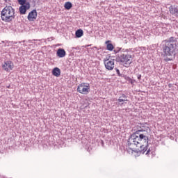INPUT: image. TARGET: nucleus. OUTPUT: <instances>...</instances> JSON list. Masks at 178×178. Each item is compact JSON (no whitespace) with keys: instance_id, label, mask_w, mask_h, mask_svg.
I'll return each instance as SVG.
<instances>
[{"instance_id":"f257e3e1","label":"nucleus","mask_w":178,"mask_h":178,"mask_svg":"<svg viewBox=\"0 0 178 178\" xmlns=\"http://www.w3.org/2000/svg\"><path fill=\"white\" fill-rule=\"evenodd\" d=\"M142 127H140L136 131L133 133L127 140L128 147L135 145L136 147H140V154H145L149 155L151 149H148L149 141V134H148V129L149 127H144V124H141Z\"/></svg>"},{"instance_id":"f03ea898","label":"nucleus","mask_w":178,"mask_h":178,"mask_svg":"<svg viewBox=\"0 0 178 178\" xmlns=\"http://www.w3.org/2000/svg\"><path fill=\"white\" fill-rule=\"evenodd\" d=\"M164 56H176L177 54V38L172 36L163 41L161 45Z\"/></svg>"},{"instance_id":"7ed1b4c3","label":"nucleus","mask_w":178,"mask_h":178,"mask_svg":"<svg viewBox=\"0 0 178 178\" xmlns=\"http://www.w3.org/2000/svg\"><path fill=\"white\" fill-rule=\"evenodd\" d=\"M1 17L3 22L10 23L16 17V10L12 6H6L1 12Z\"/></svg>"},{"instance_id":"20e7f679","label":"nucleus","mask_w":178,"mask_h":178,"mask_svg":"<svg viewBox=\"0 0 178 178\" xmlns=\"http://www.w3.org/2000/svg\"><path fill=\"white\" fill-rule=\"evenodd\" d=\"M115 60L118 63L123 65L124 67H129L130 64L133 63V56L124 54H118Z\"/></svg>"},{"instance_id":"39448f33","label":"nucleus","mask_w":178,"mask_h":178,"mask_svg":"<svg viewBox=\"0 0 178 178\" xmlns=\"http://www.w3.org/2000/svg\"><path fill=\"white\" fill-rule=\"evenodd\" d=\"M19 7L20 15H26V13L30 9V2L27 0H17Z\"/></svg>"},{"instance_id":"423d86ee","label":"nucleus","mask_w":178,"mask_h":178,"mask_svg":"<svg viewBox=\"0 0 178 178\" xmlns=\"http://www.w3.org/2000/svg\"><path fill=\"white\" fill-rule=\"evenodd\" d=\"M77 91L79 94H83V95H87L90 92V83H82L79 84L77 87Z\"/></svg>"},{"instance_id":"0eeeda50","label":"nucleus","mask_w":178,"mask_h":178,"mask_svg":"<svg viewBox=\"0 0 178 178\" xmlns=\"http://www.w3.org/2000/svg\"><path fill=\"white\" fill-rule=\"evenodd\" d=\"M104 65L107 70H113L115 68V59H104Z\"/></svg>"},{"instance_id":"6e6552de","label":"nucleus","mask_w":178,"mask_h":178,"mask_svg":"<svg viewBox=\"0 0 178 178\" xmlns=\"http://www.w3.org/2000/svg\"><path fill=\"white\" fill-rule=\"evenodd\" d=\"M3 70L6 72H10V70H13V67H15V65H13V63L10 60H7L4 62V65H2Z\"/></svg>"},{"instance_id":"1a4fd4ad","label":"nucleus","mask_w":178,"mask_h":178,"mask_svg":"<svg viewBox=\"0 0 178 178\" xmlns=\"http://www.w3.org/2000/svg\"><path fill=\"white\" fill-rule=\"evenodd\" d=\"M29 22H34L37 19V10L31 11L27 17Z\"/></svg>"},{"instance_id":"9d476101","label":"nucleus","mask_w":178,"mask_h":178,"mask_svg":"<svg viewBox=\"0 0 178 178\" xmlns=\"http://www.w3.org/2000/svg\"><path fill=\"white\" fill-rule=\"evenodd\" d=\"M170 13L172 15V16L178 17V6L176 5L170 6L169 7Z\"/></svg>"},{"instance_id":"9b49d317","label":"nucleus","mask_w":178,"mask_h":178,"mask_svg":"<svg viewBox=\"0 0 178 178\" xmlns=\"http://www.w3.org/2000/svg\"><path fill=\"white\" fill-rule=\"evenodd\" d=\"M117 101L120 103V105H123V102H128L129 99H127V96L124 93H122Z\"/></svg>"},{"instance_id":"f8f14e48","label":"nucleus","mask_w":178,"mask_h":178,"mask_svg":"<svg viewBox=\"0 0 178 178\" xmlns=\"http://www.w3.org/2000/svg\"><path fill=\"white\" fill-rule=\"evenodd\" d=\"M56 55L58 58H65L66 56V51L60 48L57 50Z\"/></svg>"},{"instance_id":"ddd939ff","label":"nucleus","mask_w":178,"mask_h":178,"mask_svg":"<svg viewBox=\"0 0 178 178\" xmlns=\"http://www.w3.org/2000/svg\"><path fill=\"white\" fill-rule=\"evenodd\" d=\"M52 74L56 77H59V76H60V69H59L58 67H55L52 70Z\"/></svg>"},{"instance_id":"4468645a","label":"nucleus","mask_w":178,"mask_h":178,"mask_svg":"<svg viewBox=\"0 0 178 178\" xmlns=\"http://www.w3.org/2000/svg\"><path fill=\"white\" fill-rule=\"evenodd\" d=\"M84 34V31L82 29H78L75 32V37L76 38H81Z\"/></svg>"},{"instance_id":"2eb2a0df","label":"nucleus","mask_w":178,"mask_h":178,"mask_svg":"<svg viewBox=\"0 0 178 178\" xmlns=\"http://www.w3.org/2000/svg\"><path fill=\"white\" fill-rule=\"evenodd\" d=\"M72 6H73V5L70 2H66L65 3V6H64L65 9H67V10H69L70 9H72Z\"/></svg>"},{"instance_id":"dca6fc26","label":"nucleus","mask_w":178,"mask_h":178,"mask_svg":"<svg viewBox=\"0 0 178 178\" xmlns=\"http://www.w3.org/2000/svg\"><path fill=\"white\" fill-rule=\"evenodd\" d=\"M113 44L112 43H108L106 45V49L108 51H113Z\"/></svg>"},{"instance_id":"f3484780","label":"nucleus","mask_w":178,"mask_h":178,"mask_svg":"<svg viewBox=\"0 0 178 178\" xmlns=\"http://www.w3.org/2000/svg\"><path fill=\"white\" fill-rule=\"evenodd\" d=\"M125 80H127V81H129V83H131V84H134V83L136 82L135 80H133L129 76H125Z\"/></svg>"},{"instance_id":"a211bd4d","label":"nucleus","mask_w":178,"mask_h":178,"mask_svg":"<svg viewBox=\"0 0 178 178\" xmlns=\"http://www.w3.org/2000/svg\"><path fill=\"white\" fill-rule=\"evenodd\" d=\"M120 51H122V48H120V47H116V48L114 49V53H115V54H119V52H120Z\"/></svg>"},{"instance_id":"6ab92c4d","label":"nucleus","mask_w":178,"mask_h":178,"mask_svg":"<svg viewBox=\"0 0 178 178\" xmlns=\"http://www.w3.org/2000/svg\"><path fill=\"white\" fill-rule=\"evenodd\" d=\"M115 70L118 77H122V74H120V70H119V69L116 68V67L115 68Z\"/></svg>"},{"instance_id":"aec40b11","label":"nucleus","mask_w":178,"mask_h":178,"mask_svg":"<svg viewBox=\"0 0 178 178\" xmlns=\"http://www.w3.org/2000/svg\"><path fill=\"white\" fill-rule=\"evenodd\" d=\"M165 62H170L171 60H173V59L170 58H166L164 59Z\"/></svg>"},{"instance_id":"412c9836","label":"nucleus","mask_w":178,"mask_h":178,"mask_svg":"<svg viewBox=\"0 0 178 178\" xmlns=\"http://www.w3.org/2000/svg\"><path fill=\"white\" fill-rule=\"evenodd\" d=\"M137 78H138V79L141 80V74H137Z\"/></svg>"},{"instance_id":"4be33fe9","label":"nucleus","mask_w":178,"mask_h":178,"mask_svg":"<svg viewBox=\"0 0 178 178\" xmlns=\"http://www.w3.org/2000/svg\"><path fill=\"white\" fill-rule=\"evenodd\" d=\"M131 51V49H126V52H130Z\"/></svg>"},{"instance_id":"5701e85b","label":"nucleus","mask_w":178,"mask_h":178,"mask_svg":"<svg viewBox=\"0 0 178 178\" xmlns=\"http://www.w3.org/2000/svg\"><path fill=\"white\" fill-rule=\"evenodd\" d=\"M5 2L8 3L10 2V0H4Z\"/></svg>"},{"instance_id":"b1692460","label":"nucleus","mask_w":178,"mask_h":178,"mask_svg":"<svg viewBox=\"0 0 178 178\" xmlns=\"http://www.w3.org/2000/svg\"><path fill=\"white\" fill-rule=\"evenodd\" d=\"M108 42H109V41H106V44H108Z\"/></svg>"},{"instance_id":"393cba45","label":"nucleus","mask_w":178,"mask_h":178,"mask_svg":"<svg viewBox=\"0 0 178 178\" xmlns=\"http://www.w3.org/2000/svg\"><path fill=\"white\" fill-rule=\"evenodd\" d=\"M22 42H19V44H21Z\"/></svg>"}]
</instances>
